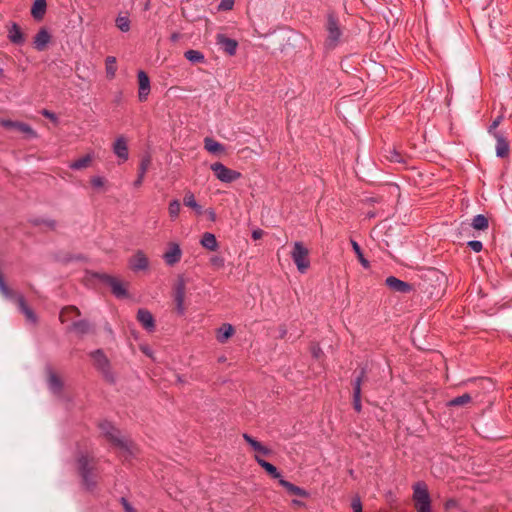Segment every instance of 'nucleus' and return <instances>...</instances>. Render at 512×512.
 <instances>
[{"mask_svg":"<svg viewBox=\"0 0 512 512\" xmlns=\"http://www.w3.org/2000/svg\"><path fill=\"white\" fill-rule=\"evenodd\" d=\"M172 39H173V40H176V39H177V35H176V34H174V35L172 36Z\"/></svg>","mask_w":512,"mask_h":512,"instance_id":"4d7b16f0","label":"nucleus"},{"mask_svg":"<svg viewBox=\"0 0 512 512\" xmlns=\"http://www.w3.org/2000/svg\"><path fill=\"white\" fill-rule=\"evenodd\" d=\"M76 462L83 485L87 490H93L97 486L99 476L95 459L88 454L81 453L78 455Z\"/></svg>","mask_w":512,"mask_h":512,"instance_id":"f03ea898","label":"nucleus"},{"mask_svg":"<svg viewBox=\"0 0 512 512\" xmlns=\"http://www.w3.org/2000/svg\"><path fill=\"white\" fill-rule=\"evenodd\" d=\"M91 184L93 187L95 188H100V187H103L104 184H105V180L104 178L100 177V176H95L91 179Z\"/></svg>","mask_w":512,"mask_h":512,"instance_id":"8fccbe9b","label":"nucleus"},{"mask_svg":"<svg viewBox=\"0 0 512 512\" xmlns=\"http://www.w3.org/2000/svg\"><path fill=\"white\" fill-rule=\"evenodd\" d=\"M41 113H42V115L44 117H46V118H48V119H50L52 121H56L57 120L56 115L53 112H51V111H49L47 109H44Z\"/></svg>","mask_w":512,"mask_h":512,"instance_id":"603ef678","label":"nucleus"},{"mask_svg":"<svg viewBox=\"0 0 512 512\" xmlns=\"http://www.w3.org/2000/svg\"><path fill=\"white\" fill-rule=\"evenodd\" d=\"M183 202L186 207L193 209L197 214L200 215L202 213V207L197 203L195 196L191 191H187L185 193Z\"/></svg>","mask_w":512,"mask_h":512,"instance_id":"7c9ffc66","label":"nucleus"},{"mask_svg":"<svg viewBox=\"0 0 512 512\" xmlns=\"http://www.w3.org/2000/svg\"><path fill=\"white\" fill-rule=\"evenodd\" d=\"M182 258V250L180 245L175 242H170L167 245V249L163 254V260L168 266H174L180 262Z\"/></svg>","mask_w":512,"mask_h":512,"instance_id":"6e6552de","label":"nucleus"},{"mask_svg":"<svg viewBox=\"0 0 512 512\" xmlns=\"http://www.w3.org/2000/svg\"><path fill=\"white\" fill-rule=\"evenodd\" d=\"M365 377V370L362 369L360 371L359 376L353 382V407L357 412H360L362 409L361 405V384Z\"/></svg>","mask_w":512,"mask_h":512,"instance_id":"f8f14e48","label":"nucleus"},{"mask_svg":"<svg viewBox=\"0 0 512 512\" xmlns=\"http://www.w3.org/2000/svg\"><path fill=\"white\" fill-rule=\"evenodd\" d=\"M385 284L394 292L407 294L413 291V286L410 283L402 281L394 276L387 277Z\"/></svg>","mask_w":512,"mask_h":512,"instance_id":"9d476101","label":"nucleus"},{"mask_svg":"<svg viewBox=\"0 0 512 512\" xmlns=\"http://www.w3.org/2000/svg\"><path fill=\"white\" fill-rule=\"evenodd\" d=\"M46 11V0H35L31 8V14L36 20H41Z\"/></svg>","mask_w":512,"mask_h":512,"instance_id":"c756f323","label":"nucleus"},{"mask_svg":"<svg viewBox=\"0 0 512 512\" xmlns=\"http://www.w3.org/2000/svg\"><path fill=\"white\" fill-rule=\"evenodd\" d=\"M351 508L353 512H362V503L358 496L352 499Z\"/></svg>","mask_w":512,"mask_h":512,"instance_id":"de8ad7c7","label":"nucleus"},{"mask_svg":"<svg viewBox=\"0 0 512 512\" xmlns=\"http://www.w3.org/2000/svg\"><path fill=\"white\" fill-rule=\"evenodd\" d=\"M468 247L471 248L474 252L479 253L483 249V245L481 241L472 240L467 243Z\"/></svg>","mask_w":512,"mask_h":512,"instance_id":"49530a36","label":"nucleus"},{"mask_svg":"<svg viewBox=\"0 0 512 512\" xmlns=\"http://www.w3.org/2000/svg\"><path fill=\"white\" fill-rule=\"evenodd\" d=\"M204 148L214 155H219L225 152V146L210 137H206L204 139Z\"/></svg>","mask_w":512,"mask_h":512,"instance_id":"5701e85b","label":"nucleus"},{"mask_svg":"<svg viewBox=\"0 0 512 512\" xmlns=\"http://www.w3.org/2000/svg\"><path fill=\"white\" fill-rule=\"evenodd\" d=\"M325 27L327 31L325 47L334 49L340 43L343 34L339 19L332 13L328 14Z\"/></svg>","mask_w":512,"mask_h":512,"instance_id":"7ed1b4c3","label":"nucleus"},{"mask_svg":"<svg viewBox=\"0 0 512 512\" xmlns=\"http://www.w3.org/2000/svg\"><path fill=\"white\" fill-rule=\"evenodd\" d=\"M210 169L215 174L216 178L223 183H232L241 178V173L226 167L220 162L211 164Z\"/></svg>","mask_w":512,"mask_h":512,"instance_id":"423d86ee","label":"nucleus"},{"mask_svg":"<svg viewBox=\"0 0 512 512\" xmlns=\"http://www.w3.org/2000/svg\"><path fill=\"white\" fill-rule=\"evenodd\" d=\"M106 75L109 79H113L116 75L117 65L116 58L114 56H108L105 59Z\"/></svg>","mask_w":512,"mask_h":512,"instance_id":"f704fd0d","label":"nucleus"},{"mask_svg":"<svg viewBox=\"0 0 512 512\" xmlns=\"http://www.w3.org/2000/svg\"><path fill=\"white\" fill-rule=\"evenodd\" d=\"M185 283L184 281L180 280L174 288V301L176 303V309L179 314H184L185 307H184V300H185Z\"/></svg>","mask_w":512,"mask_h":512,"instance_id":"4468645a","label":"nucleus"},{"mask_svg":"<svg viewBox=\"0 0 512 512\" xmlns=\"http://www.w3.org/2000/svg\"><path fill=\"white\" fill-rule=\"evenodd\" d=\"M79 315H80V311L77 307L67 306L61 310L59 319L62 323H64V322L71 320L74 316H79Z\"/></svg>","mask_w":512,"mask_h":512,"instance_id":"2f4dec72","label":"nucleus"},{"mask_svg":"<svg viewBox=\"0 0 512 512\" xmlns=\"http://www.w3.org/2000/svg\"><path fill=\"white\" fill-rule=\"evenodd\" d=\"M255 460L272 478L282 479L281 474L273 464L265 461L258 455L255 456Z\"/></svg>","mask_w":512,"mask_h":512,"instance_id":"a878e982","label":"nucleus"},{"mask_svg":"<svg viewBox=\"0 0 512 512\" xmlns=\"http://www.w3.org/2000/svg\"><path fill=\"white\" fill-rule=\"evenodd\" d=\"M504 116L503 115H499L497 116L493 121L492 123L490 124V126L488 127V133L490 135H492L493 137L495 136V134H501L500 132H497L496 129L498 128V126L501 124L502 120H503Z\"/></svg>","mask_w":512,"mask_h":512,"instance_id":"c03bdc74","label":"nucleus"},{"mask_svg":"<svg viewBox=\"0 0 512 512\" xmlns=\"http://www.w3.org/2000/svg\"><path fill=\"white\" fill-rule=\"evenodd\" d=\"M234 5V0H221L219 9L223 11L231 10Z\"/></svg>","mask_w":512,"mask_h":512,"instance_id":"09e8293b","label":"nucleus"},{"mask_svg":"<svg viewBox=\"0 0 512 512\" xmlns=\"http://www.w3.org/2000/svg\"><path fill=\"white\" fill-rule=\"evenodd\" d=\"M150 165H151V156L150 155L143 156L140 161V164H139L137 179L134 181L135 187L138 188L143 184L145 174L148 171Z\"/></svg>","mask_w":512,"mask_h":512,"instance_id":"aec40b11","label":"nucleus"},{"mask_svg":"<svg viewBox=\"0 0 512 512\" xmlns=\"http://www.w3.org/2000/svg\"><path fill=\"white\" fill-rule=\"evenodd\" d=\"M51 40V35L45 28H41L34 37V46L38 51L45 50L47 44Z\"/></svg>","mask_w":512,"mask_h":512,"instance_id":"412c9836","label":"nucleus"},{"mask_svg":"<svg viewBox=\"0 0 512 512\" xmlns=\"http://www.w3.org/2000/svg\"><path fill=\"white\" fill-rule=\"evenodd\" d=\"M217 44L228 55L233 56L236 53L238 43L236 40L226 37L223 34L217 35Z\"/></svg>","mask_w":512,"mask_h":512,"instance_id":"dca6fc26","label":"nucleus"},{"mask_svg":"<svg viewBox=\"0 0 512 512\" xmlns=\"http://www.w3.org/2000/svg\"><path fill=\"white\" fill-rule=\"evenodd\" d=\"M384 157L389 162L393 163H402L404 162V158L401 153H399L394 148H389L385 151Z\"/></svg>","mask_w":512,"mask_h":512,"instance_id":"e433bc0d","label":"nucleus"},{"mask_svg":"<svg viewBox=\"0 0 512 512\" xmlns=\"http://www.w3.org/2000/svg\"><path fill=\"white\" fill-rule=\"evenodd\" d=\"M184 57L193 64L203 63L205 61L204 54L198 50L193 49L187 50L184 53Z\"/></svg>","mask_w":512,"mask_h":512,"instance_id":"473e14b6","label":"nucleus"},{"mask_svg":"<svg viewBox=\"0 0 512 512\" xmlns=\"http://www.w3.org/2000/svg\"><path fill=\"white\" fill-rule=\"evenodd\" d=\"M113 152L119 157L122 161L128 160L129 152L127 141L123 136L118 137L113 144Z\"/></svg>","mask_w":512,"mask_h":512,"instance_id":"a211bd4d","label":"nucleus"},{"mask_svg":"<svg viewBox=\"0 0 512 512\" xmlns=\"http://www.w3.org/2000/svg\"><path fill=\"white\" fill-rule=\"evenodd\" d=\"M494 138L496 140V156L499 158H507L510 154L509 141L503 134H495Z\"/></svg>","mask_w":512,"mask_h":512,"instance_id":"2eb2a0df","label":"nucleus"},{"mask_svg":"<svg viewBox=\"0 0 512 512\" xmlns=\"http://www.w3.org/2000/svg\"><path fill=\"white\" fill-rule=\"evenodd\" d=\"M99 428L101 433L107 438V440L115 446L120 455L128 460L129 457L134 456L135 446L126 437H123L118 429H116L110 422L104 421L100 423Z\"/></svg>","mask_w":512,"mask_h":512,"instance_id":"f257e3e1","label":"nucleus"},{"mask_svg":"<svg viewBox=\"0 0 512 512\" xmlns=\"http://www.w3.org/2000/svg\"><path fill=\"white\" fill-rule=\"evenodd\" d=\"M321 352H322V351H321V349H320V347H319V346H314V347L312 348V354H313V356H314L315 358H318Z\"/></svg>","mask_w":512,"mask_h":512,"instance_id":"5fc2aeb1","label":"nucleus"},{"mask_svg":"<svg viewBox=\"0 0 512 512\" xmlns=\"http://www.w3.org/2000/svg\"><path fill=\"white\" fill-rule=\"evenodd\" d=\"M138 99L140 102H145L151 91L150 79L146 72L143 70L138 71Z\"/></svg>","mask_w":512,"mask_h":512,"instance_id":"1a4fd4ad","label":"nucleus"},{"mask_svg":"<svg viewBox=\"0 0 512 512\" xmlns=\"http://www.w3.org/2000/svg\"><path fill=\"white\" fill-rule=\"evenodd\" d=\"M471 226L476 230H485L488 228V219L482 215H476L471 223Z\"/></svg>","mask_w":512,"mask_h":512,"instance_id":"4c0bfd02","label":"nucleus"},{"mask_svg":"<svg viewBox=\"0 0 512 512\" xmlns=\"http://www.w3.org/2000/svg\"><path fill=\"white\" fill-rule=\"evenodd\" d=\"M91 357L94 361V365L97 369H99L104 374H107L109 371V361L102 350H96L92 352Z\"/></svg>","mask_w":512,"mask_h":512,"instance_id":"6ab92c4d","label":"nucleus"},{"mask_svg":"<svg viewBox=\"0 0 512 512\" xmlns=\"http://www.w3.org/2000/svg\"><path fill=\"white\" fill-rule=\"evenodd\" d=\"M263 234H264L263 230H261V229H255V230H253V232H252V238H253L254 240H258V239L262 238Z\"/></svg>","mask_w":512,"mask_h":512,"instance_id":"864d4df0","label":"nucleus"},{"mask_svg":"<svg viewBox=\"0 0 512 512\" xmlns=\"http://www.w3.org/2000/svg\"><path fill=\"white\" fill-rule=\"evenodd\" d=\"M4 76V70L2 68H0V77H3Z\"/></svg>","mask_w":512,"mask_h":512,"instance_id":"6e6d98bb","label":"nucleus"},{"mask_svg":"<svg viewBox=\"0 0 512 512\" xmlns=\"http://www.w3.org/2000/svg\"><path fill=\"white\" fill-rule=\"evenodd\" d=\"M470 401H471V396L468 393H465L461 396L451 399L447 405L450 407L462 406V405L469 403Z\"/></svg>","mask_w":512,"mask_h":512,"instance_id":"ea45409f","label":"nucleus"},{"mask_svg":"<svg viewBox=\"0 0 512 512\" xmlns=\"http://www.w3.org/2000/svg\"><path fill=\"white\" fill-rule=\"evenodd\" d=\"M235 330L231 324L225 323L218 330L216 338L218 342L225 343L233 334Z\"/></svg>","mask_w":512,"mask_h":512,"instance_id":"bb28decb","label":"nucleus"},{"mask_svg":"<svg viewBox=\"0 0 512 512\" xmlns=\"http://www.w3.org/2000/svg\"><path fill=\"white\" fill-rule=\"evenodd\" d=\"M72 328L79 334H86L90 330V324L86 320L74 322Z\"/></svg>","mask_w":512,"mask_h":512,"instance_id":"79ce46f5","label":"nucleus"},{"mask_svg":"<svg viewBox=\"0 0 512 512\" xmlns=\"http://www.w3.org/2000/svg\"><path fill=\"white\" fill-rule=\"evenodd\" d=\"M137 320L148 331H153L155 328V320L150 311L147 309H139L137 312Z\"/></svg>","mask_w":512,"mask_h":512,"instance_id":"f3484780","label":"nucleus"},{"mask_svg":"<svg viewBox=\"0 0 512 512\" xmlns=\"http://www.w3.org/2000/svg\"><path fill=\"white\" fill-rule=\"evenodd\" d=\"M48 381H49V386L53 391H55V392L60 391V389L62 387V382L56 374L51 373Z\"/></svg>","mask_w":512,"mask_h":512,"instance_id":"37998d69","label":"nucleus"},{"mask_svg":"<svg viewBox=\"0 0 512 512\" xmlns=\"http://www.w3.org/2000/svg\"><path fill=\"white\" fill-rule=\"evenodd\" d=\"M413 490L416 512H431V500L426 485L418 482L414 485Z\"/></svg>","mask_w":512,"mask_h":512,"instance_id":"20e7f679","label":"nucleus"},{"mask_svg":"<svg viewBox=\"0 0 512 512\" xmlns=\"http://www.w3.org/2000/svg\"><path fill=\"white\" fill-rule=\"evenodd\" d=\"M115 24L122 32H128L130 30V20L128 16L119 15L115 20Z\"/></svg>","mask_w":512,"mask_h":512,"instance_id":"a19ab883","label":"nucleus"},{"mask_svg":"<svg viewBox=\"0 0 512 512\" xmlns=\"http://www.w3.org/2000/svg\"><path fill=\"white\" fill-rule=\"evenodd\" d=\"M210 263L217 269H220L224 266V259L221 256L214 255L210 258Z\"/></svg>","mask_w":512,"mask_h":512,"instance_id":"a18cd8bd","label":"nucleus"},{"mask_svg":"<svg viewBox=\"0 0 512 512\" xmlns=\"http://www.w3.org/2000/svg\"><path fill=\"white\" fill-rule=\"evenodd\" d=\"M180 211H181V204H180L179 200H176V199L172 200L168 206V213H169L170 218L172 220L177 219L180 214Z\"/></svg>","mask_w":512,"mask_h":512,"instance_id":"58836bf2","label":"nucleus"},{"mask_svg":"<svg viewBox=\"0 0 512 512\" xmlns=\"http://www.w3.org/2000/svg\"><path fill=\"white\" fill-rule=\"evenodd\" d=\"M129 266L133 271L146 270L149 266V261L145 253L138 250L130 259Z\"/></svg>","mask_w":512,"mask_h":512,"instance_id":"ddd939ff","label":"nucleus"},{"mask_svg":"<svg viewBox=\"0 0 512 512\" xmlns=\"http://www.w3.org/2000/svg\"><path fill=\"white\" fill-rule=\"evenodd\" d=\"M200 243L204 248L210 251H216L218 248V242L215 235L209 232L203 234Z\"/></svg>","mask_w":512,"mask_h":512,"instance_id":"c85d7f7f","label":"nucleus"},{"mask_svg":"<svg viewBox=\"0 0 512 512\" xmlns=\"http://www.w3.org/2000/svg\"><path fill=\"white\" fill-rule=\"evenodd\" d=\"M279 484L284 487L290 494L300 496V497H307L308 493L306 490L294 485L293 483L285 480V479H279Z\"/></svg>","mask_w":512,"mask_h":512,"instance_id":"393cba45","label":"nucleus"},{"mask_svg":"<svg viewBox=\"0 0 512 512\" xmlns=\"http://www.w3.org/2000/svg\"><path fill=\"white\" fill-rule=\"evenodd\" d=\"M8 38L12 43L17 45H21L24 43L23 33L16 23H13L11 28L9 29Z\"/></svg>","mask_w":512,"mask_h":512,"instance_id":"cd10ccee","label":"nucleus"},{"mask_svg":"<svg viewBox=\"0 0 512 512\" xmlns=\"http://www.w3.org/2000/svg\"><path fill=\"white\" fill-rule=\"evenodd\" d=\"M16 303L19 310L25 315L27 321L36 323V315L33 310L26 304V301L22 295H16Z\"/></svg>","mask_w":512,"mask_h":512,"instance_id":"4be33fe9","label":"nucleus"},{"mask_svg":"<svg viewBox=\"0 0 512 512\" xmlns=\"http://www.w3.org/2000/svg\"><path fill=\"white\" fill-rule=\"evenodd\" d=\"M243 439L252 447V449L262 455H269L271 450L264 446L261 442L254 439L247 433L243 434Z\"/></svg>","mask_w":512,"mask_h":512,"instance_id":"b1692460","label":"nucleus"},{"mask_svg":"<svg viewBox=\"0 0 512 512\" xmlns=\"http://www.w3.org/2000/svg\"><path fill=\"white\" fill-rule=\"evenodd\" d=\"M0 125L6 129H16L22 133L27 134L31 138H36L37 133L26 123L11 121V120H0Z\"/></svg>","mask_w":512,"mask_h":512,"instance_id":"9b49d317","label":"nucleus"},{"mask_svg":"<svg viewBox=\"0 0 512 512\" xmlns=\"http://www.w3.org/2000/svg\"><path fill=\"white\" fill-rule=\"evenodd\" d=\"M91 161H92V156L90 154H87V155L73 161L72 163H70L69 167L72 170L84 169L90 165Z\"/></svg>","mask_w":512,"mask_h":512,"instance_id":"72a5a7b5","label":"nucleus"},{"mask_svg":"<svg viewBox=\"0 0 512 512\" xmlns=\"http://www.w3.org/2000/svg\"><path fill=\"white\" fill-rule=\"evenodd\" d=\"M291 257L297 266L300 273H305L310 266L309 250L303 245L302 242H295L293 244V250Z\"/></svg>","mask_w":512,"mask_h":512,"instance_id":"39448f33","label":"nucleus"},{"mask_svg":"<svg viewBox=\"0 0 512 512\" xmlns=\"http://www.w3.org/2000/svg\"><path fill=\"white\" fill-rule=\"evenodd\" d=\"M350 243H351L352 249L355 252V254L357 255V258H358L359 262L361 263V265L364 268H369L370 263L364 257L360 245L355 240H353V239L350 240Z\"/></svg>","mask_w":512,"mask_h":512,"instance_id":"c9c22d12","label":"nucleus"},{"mask_svg":"<svg viewBox=\"0 0 512 512\" xmlns=\"http://www.w3.org/2000/svg\"><path fill=\"white\" fill-rule=\"evenodd\" d=\"M121 504L123 505L125 512H136V510L132 507L126 498H121Z\"/></svg>","mask_w":512,"mask_h":512,"instance_id":"3c124183","label":"nucleus"},{"mask_svg":"<svg viewBox=\"0 0 512 512\" xmlns=\"http://www.w3.org/2000/svg\"><path fill=\"white\" fill-rule=\"evenodd\" d=\"M98 277L111 288L112 293L117 298H125L127 296L126 288L119 279L107 274H101Z\"/></svg>","mask_w":512,"mask_h":512,"instance_id":"0eeeda50","label":"nucleus"}]
</instances>
